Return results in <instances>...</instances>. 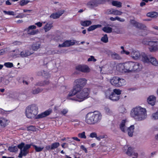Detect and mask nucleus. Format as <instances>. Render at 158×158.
Listing matches in <instances>:
<instances>
[{
	"label": "nucleus",
	"mask_w": 158,
	"mask_h": 158,
	"mask_svg": "<svg viewBox=\"0 0 158 158\" xmlns=\"http://www.w3.org/2000/svg\"><path fill=\"white\" fill-rule=\"evenodd\" d=\"M64 12V11H61L60 12L55 13L52 14L50 16L51 18L56 19L59 18Z\"/></svg>",
	"instance_id": "aec40b11"
},
{
	"label": "nucleus",
	"mask_w": 158,
	"mask_h": 158,
	"mask_svg": "<svg viewBox=\"0 0 158 158\" xmlns=\"http://www.w3.org/2000/svg\"><path fill=\"white\" fill-rule=\"evenodd\" d=\"M29 1L27 0H22L19 3V4L21 6H23L27 4Z\"/></svg>",
	"instance_id": "37998d69"
},
{
	"label": "nucleus",
	"mask_w": 158,
	"mask_h": 158,
	"mask_svg": "<svg viewBox=\"0 0 158 158\" xmlns=\"http://www.w3.org/2000/svg\"><path fill=\"white\" fill-rule=\"evenodd\" d=\"M3 82L5 85H7L9 83L10 81L8 79L4 78H3Z\"/></svg>",
	"instance_id": "6e6d98bb"
},
{
	"label": "nucleus",
	"mask_w": 158,
	"mask_h": 158,
	"mask_svg": "<svg viewBox=\"0 0 158 158\" xmlns=\"http://www.w3.org/2000/svg\"><path fill=\"white\" fill-rule=\"evenodd\" d=\"M24 17V15L22 14H19L16 17V18H23Z\"/></svg>",
	"instance_id": "774afa93"
},
{
	"label": "nucleus",
	"mask_w": 158,
	"mask_h": 158,
	"mask_svg": "<svg viewBox=\"0 0 158 158\" xmlns=\"http://www.w3.org/2000/svg\"><path fill=\"white\" fill-rule=\"evenodd\" d=\"M117 20L121 22H123L125 21V20L124 19L121 18L120 17H117Z\"/></svg>",
	"instance_id": "680f3d73"
},
{
	"label": "nucleus",
	"mask_w": 158,
	"mask_h": 158,
	"mask_svg": "<svg viewBox=\"0 0 158 158\" xmlns=\"http://www.w3.org/2000/svg\"><path fill=\"white\" fill-rule=\"evenodd\" d=\"M154 40V42L155 43H154L153 45H156L157 47H158V39H157V40Z\"/></svg>",
	"instance_id": "338daca9"
},
{
	"label": "nucleus",
	"mask_w": 158,
	"mask_h": 158,
	"mask_svg": "<svg viewBox=\"0 0 158 158\" xmlns=\"http://www.w3.org/2000/svg\"><path fill=\"white\" fill-rule=\"evenodd\" d=\"M111 84L115 87H119L125 84L126 81L123 78L118 77L114 76L110 80Z\"/></svg>",
	"instance_id": "0eeeda50"
},
{
	"label": "nucleus",
	"mask_w": 158,
	"mask_h": 158,
	"mask_svg": "<svg viewBox=\"0 0 158 158\" xmlns=\"http://www.w3.org/2000/svg\"><path fill=\"white\" fill-rule=\"evenodd\" d=\"M38 108L36 105L32 104L27 106L26 109V117L29 118L37 119V114L38 113Z\"/></svg>",
	"instance_id": "20e7f679"
},
{
	"label": "nucleus",
	"mask_w": 158,
	"mask_h": 158,
	"mask_svg": "<svg viewBox=\"0 0 158 158\" xmlns=\"http://www.w3.org/2000/svg\"><path fill=\"white\" fill-rule=\"evenodd\" d=\"M121 112L122 113H125L127 112V110L124 107H122L121 109Z\"/></svg>",
	"instance_id": "052dcab7"
},
{
	"label": "nucleus",
	"mask_w": 158,
	"mask_h": 158,
	"mask_svg": "<svg viewBox=\"0 0 158 158\" xmlns=\"http://www.w3.org/2000/svg\"><path fill=\"white\" fill-rule=\"evenodd\" d=\"M60 145L59 143L57 142L52 143L51 145V148L52 150H54L59 147Z\"/></svg>",
	"instance_id": "c9c22d12"
},
{
	"label": "nucleus",
	"mask_w": 158,
	"mask_h": 158,
	"mask_svg": "<svg viewBox=\"0 0 158 158\" xmlns=\"http://www.w3.org/2000/svg\"><path fill=\"white\" fill-rule=\"evenodd\" d=\"M95 1L97 6L99 5L104 4L106 2V0H95Z\"/></svg>",
	"instance_id": "ea45409f"
},
{
	"label": "nucleus",
	"mask_w": 158,
	"mask_h": 158,
	"mask_svg": "<svg viewBox=\"0 0 158 158\" xmlns=\"http://www.w3.org/2000/svg\"><path fill=\"white\" fill-rule=\"evenodd\" d=\"M102 30L105 32L110 33L112 31V29L109 27H105L102 28Z\"/></svg>",
	"instance_id": "2f4dec72"
},
{
	"label": "nucleus",
	"mask_w": 158,
	"mask_h": 158,
	"mask_svg": "<svg viewBox=\"0 0 158 158\" xmlns=\"http://www.w3.org/2000/svg\"><path fill=\"white\" fill-rule=\"evenodd\" d=\"M101 41L104 43H107L108 42V38L107 34H105L102 37Z\"/></svg>",
	"instance_id": "4c0bfd02"
},
{
	"label": "nucleus",
	"mask_w": 158,
	"mask_h": 158,
	"mask_svg": "<svg viewBox=\"0 0 158 158\" xmlns=\"http://www.w3.org/2000/svg\"><path fill=\"white\" fill-rule=\"evenodd\" d=\"M112 56L114 59L116 60H119L121 59V57L119 55L116 53L113 54L112 55Z\"/></svg>",
	"instance_id": "49530a36"
},
{
	"label": "nucleus",
	"mask_w": 158,
	"mask_h": 158,
	"mask_svg": "<svg viewBox=\"0 0 158 158\" xmlns=\"http://www.w3.org/2000/svg\"><path fill=\"white\" fill-rule=\"evenodd\" d=\"M102 117V115L99 113L95 114L94 112H89L85 116V122L88 124L94 125L99 122Z\"/></svg>",
	"instance_id": "7ed1b4c3"
},
{
	"label": "nucleus",
	"mask_w": 158,
	"mask_h": 158,
	"mask_svg": "<svg viewBox=\"0 0 158 158\" xmlns=\"http://www.w3.org/2000/svg\"><path fill=\"white\" fill-rule=\"evenodd\" d=\"M112 4L113 6L118 7L120 8L122 7V3L120 2L114 1L112 2Z\"/></svg>",
	"instance_id": "473e14b6"
},
{
	"label": "nucleus",
	"mask_w": 158,
	"mask_h": 158,
	"mask_svg": "<svg viewBox=\"0 0 158 158\" xmlns=\"http://www.w3.org/2000/svg\"><path fill=\"white\" fill-rule=\"evenodd\" d=\"M135 127L134 125L131 126L129 127H128L127 131L128 135L130 137H132L133 135V133L134 132Z\"/></svg>",
	"instance_id": "412c9836"
},
{
	"label": "nucleus",
	"mask_w": 158,
	"mask_h": 158,
	"mask_svg": "<svg viewBox=\"0 0 158 158\" xmlns=\"http://www.w3.org/2000/svg\"><path fill=\"white\" fill-rule=\"evenodd\" d=\"M105 13L108 15H121L122 12L119 10L113 8H110L106 10Z\"/></svg>",
	"instance_id": "ddd939ff"
},
{
	"label": "nucleus",
	"mask_w": 158,
	"mask_h": 158,
	"mask_svg": "<svg viewBox=\"0 0 158 158\" xmlns=\"http://www.w3.org/2000/svg\"><path fill=\"white\" fill-rule=\"evenodd\" d=\"M152 118L154 120L158 119V112L152 114Z\"/></svg>",
	"instance_id": "de8ad7c7"
},
{
	"label": "nucleus",
	"mask_w": 158,
	"mask_h": 158,
	"mask_svg": "<svg viewBox=\"0 0 158 158\" xmlns=\"http://www.w3.org/2000/svg\"><path fill=\"white\" fill-rule=\"evenodd\" d=\"M156 99L155 97L153 95H151L148 98L147 102L149 104L153 106L155 104Z\"/></svg>",
	"instance_id": "a211bd4d"
},
{
	"label": "nucleus",
	"mask_w": 158,
	"mask_h": 158,
	"mask_svg": "<svg viewBox=\"0 0 158 158\" xmlns=\"http://www.w3.org/2000/svg\"><path fill=\"white\" fill-rule=\"evenodd\" d=\"M106 113L108 115H111L112 112L108 108H105V109Z\"/></svg>",
	"instance_id": "3c124183"
},
{
	"label": "nucleus",
	"mask_w": 158,
	"mask_h": 158,
	"mask_svg": "<svg viewBox=\"0 0 158 158\" xmlns=\"http://www.w3.org/2000/svg\"><path fill=\"white\" fill-rule=\"evenodd\" d=\"M113 91V92H111L114 94H115L116 95H117L118 96H119L121 93V90L119 89H114Z\"/></svg>",
	"instance_id": "79ce46f5"
},
{
	"label": "nucleus",
	"mask_w": 158,
	"mask_h": 158,
	"mask_svg": "<svg viewBox=\"0 0 158 158\" xmlns=\"http://www.w3.org/2000/svg\"><path fill=\"white\" fill-rule=\"evenodd\" d=\"M4 65L7 68H11L13 67V64L9 62L5 63Z\"/></svg>",
	"instance_id": "c03bdc74"
},
{
	"label": "nucleus",
	"mask_w": 158,
	"mask_h": 158,
	"mask_svg": "<svg viewBox=\"0 0 158 158\" xmlns=\"http://www.w3.org/2000/svg\"><path fill=\"white\" fill-rule=\"evenodd\" d=\"M121 53H125L127 55H128L129 54V52L128 51H127L124 50H123L121 51Z\"/></svg>",
	"instance_id": "69168bd1"
},
{
	"label": "nucleus",
	"mask_w": 158,
	"mask_h": 158,
	"mask_svg": "<svg viewBox=\"0 0 158 158\" xmlns=\"http://www.w3.org/2000/svg\"><path fill=\"white\" fill-rule=\"evenodd\" d=\"M87 82L85 78H79L75 80L73 89L68 94L67 98L79 102H82L89 97L90 89L84 88Z\"/></svg>",
	"instance_id": "f257e3e1"
},
{
	"label": "nucleus",
	"mask_w": 158,
	"mask_h": 158,
	"mask_svg": "<svg viewBox=\"0 0 158 158\" xmlns=\"http://www.w3.org/2000/svg\"><path fill=\"white\" fill-rule=\"evenodd\" d=\"M3 12L5 14L13 16L15 15L14 12L12 11H6L4 10Z\"/></svg>",
	"instance_id": "a18cd8bd"
},
{
	"label": "nucleus",
	"mask_w": 158,
	"mask_h": 158,
	"mask_svg": "<svg viewBox=\"0 0 158 158\" xmlns=\"http://www.w3.org/2000/svg\"><path fill=\"white\" fill-rule=\"evenodd\" d=\"M126 123V120H123L119 125V127L122 131L124 132H125V124Z\"/></svg>",
	"instance_id": "bb28decb"
},
{
	"label": "nucleus",
	"mask_w": 158,
	"mask_h": 158,
	"mask_svg": "<svg viewBox=\"0 0 158 158\" xmlns=\"http://www.w3.org/2000/svg\"><path fill=\"white\" fill-rule=\"evenodd\" d=\"M53 27L52 23H47L44 27L45 32L49 31Z\"/></svg>",
	"instance_id": "cd10ccee"
},
{
	"label": "nucleus",
	"mask_w": 158,
	"mask_h": 158,
	"mask_svg": "<svg viewBox=\"0 0 158 158\" xmlns=\"http://www.w3.org/2000/svg\"><path fill=\"white\" fill-rule=\"evenodd\" d=\"M134 65L133 66V70L134 71H139L142 69V65L137 62H134Z\"/></svg>",
	"instance_id": "f3484780"
},
{
	"label": "nucleus",
	"mask_w": 158,
	"mask_h": 158,
	"mask_svg": "<svg viewBox=\"0 0 158 158\" xmlns=\"http://www.w3.org/2000/svg\"><path fill=\"white\" fill-rule=\"evenodd\" d=\"M141 57V60L144 63H151L153 65L155 66H158V62L154 57H151L149 58L144 53H142Z\"/></svg>",
	"instance_id": "6e6552de"
},
{
	"label": "nucleus",
	"mask_w": 158,
	"mask_h": 158,
	"mask_svg": "<svg viewBox=\"0 0 158 158\" xmlns=\"http://www.w3.org/2000/svg\"><path fill=\"white\" fill-rule=\"evenodd\" d=\"M96 61V60L94 58V57L93 56H91L90 58H89L88 59V61H93L95 62Z\"/></svg>",
	"instance_id": "5fc2aeb1"
},
{
	"label": "nucleus",
	"mask_w": 158,
	"mask_h": 158,
	"mask_svg": "<svg viewBox=\"0 0 158 158\" xmlns=\"http://www.w3.org/2000/svg\"><path fill=\"white\" fill-rule=\"evenodd\" d=\"M134 152L133 149L131 147H129L128 148L127 151L126 152V154L128 156H131Z\"/></svg>",
	"instance_id": "72a5a7b5"
},
{
	"label": "nucleus",
	"mask_w": 158,
	"mask_h": 158,
	"mask_svg": "<svg viewBox=\"0 0 158 158\" xmlns=\"http://www.w3.org/2000/svg\"><path fill=\"white\" fill-rule=\"evenodd\" d=\"M130 114L131 116L135 120L141 121L146 117V110L145 108L140 106H136L132 109Z\"/></svg>",
	"instance_id": "f03ea898"
},
{
	"label": "nucleus",
	"mask_w": 158,
	"mask_h": 158,
	"mask_svg": "<svg viewBox=\"0 0 158 158\" xmlns=\"http://www.w3.org/2000/svg\"><path fill=\"white\" fill-rule=\"evenodd\" d=\"M154 40L155 39L145 38L143 39L142 43L143 44L149 46V49L151 52H156L157 51L158 47L156 45H153Z\"/></svg>",
	"instance_id": "423d86ee"
},
{
	"label": "nucleus",
	"mask_w": 158,
	"mask_h": 158,
	"mask_svg": "<svg viewBox=\"0 0 158 158\" xmlns=\"http://www.w3.org/2000/svg\"><path fill=\"white\" fill-rule=\"evenodd\" d=\"M40 46L39 42H37L33 43L32 45L31 48L33 50L36 51L40 48Z\"/></svg>",
	"instance_id": "393cba45"
},
{
	"label": "nucleus",
	"mask_w": 158,
	"mask_h": 158,
	"mask_svg": "<svg viewBox=\"0 0 158 158\" xmlns=\"http://www.w3.org/2000/svg\"><path fill=\"white\" fill-rule=\"evenodd\" d=\"M32 53L28 50H24L21 52L20 55L22 57H26L31 55Z\"/></svg>",
	"instance_id": "6ab92c4d"
},
{
	"label": "nucleus",
	"mask_w": 158,
	"mask_h": 158,
	"mask_svg": "<svg viewBox=\"0 0 158 158\" xmlns=\"http://www.w3.org/2000/svg\"><path fill=\"white\" fill-rule=\"evenodd\" d=\"M8 150L10 152H15L17 151L18 149L16 146L12 145L9 147Z\"/></svg>",
	"instance_id": "7c9ffc66"
},
{
	"label": "nucleus",
	"mask_w": 158,
	"mask_h": 158,
	"mask_svg": "<svg viewBox=\"0 0 158 158\" xmlns=\"http://www.w3.org/2000/svg\"><path fill=\"white\" fill-rule=\"evenodd\" d=\"M51 113V110H47L44 112L38 115L36 118H40L45 117L49 115Z\"/></svg>",
	"instance_id": "2eb2a0df"
},
{
	"label": "nucleus",
	"mask_w": 158,
	"mask_h": 158,
	"mask_svg": "<svg viewBox=\"0 0 158 158\" xmlns=\"http://www.w3.org/2000/svg\"><path fill=\"white\" fill-rule=\"evenodd\" d=\"M43 90V89L40 88H38L35 89L32 91V93L34 94H37L41 92Z\"/></svg>",
	"instance_id": "e433bc0d"
},
{
	"label": "nucleus",
	"mask_w": 158,
	"mask_h": 158,
	"mask_svg": "<svg viewBox=\"0 0 158 158\" xmlns=\"http://www.w3.org/2000/svg\"><path fill=\"white\" fill-rule=\"evenodd\" d=\"M51 148V145H47L46 146L45 148L47 150H52Z\"/></svg>",
	"instance_id": "0e129e2a"
},
{
	"label": "nucleus",
	"mask_w": 158,
	"mask_h": 158,
	"mask_svg": "<svg viewBox=\"0 0 158 158\" xmlns=\"http://www.w3.org/2000/svg\"><path fill=\"white\" fill-rule=\"evenodd\" d=\"M31 144H26L25 145L22 150L20 151V152L19 155L18 157L22 158L23 156H26L29 153L28 149L31 148Z\"/></svg>",
	"instance_id": "9d476101"
},
{
	"label": "nucleus",
	"mask_w": 158,
	"mask_h": 158,
	"mask_svg": "<svg viewBox=\"0 0 158 158\" xmlns=\"http://www.w3.org/2000/svg\"><path fill=\"white\" fill-rule=\"evenodd\" d=\"M9 121L4 118H0V125L3 127H5L8 124Z\"/></svg>",
	"instance_id": "4be33fe9"
},
{
	"label": "nucleus",
	"mask_w": 158,
	"mask_h": 158,
	"mask_svg": "<svg viewBox=\"0 0 158 158\" xmlns=\"http://www.w3.org/2000/svg\"><path fill=\"white\" fill-rule=\"evenodd\" d=\"M87 6L91 8L97 6L95 0H91L87 4Z\"/></svg>",
	"instance_id": "5701e85b"
},
{
	"label": "nucleus",
	"mask_w": 158,
	"mask_h": 158,
	"mask_svg": "<svg viewBox=\"0 0 158 158\" xmlns=\"http://www.w3.org/2000/svg\"><path fill=\"white\" fill-rule=\"evenodd\" d=\"M111 91L110 88L108 89L105 92L106 97L113 101H118L120 98V96H118L115 94L111 93Z\"/></svg>",
	"instance_id": "1a4fd4ad"
},
{
	"label": "nucleus",
	"mask_w": 158,
	"mask_h": 158,
	"mask_svg": "<svg viewBox=\"0 0 158 158\" xmlns=\"http://www.w3.org/2000/svg\"><path fill=\"white\" fill-rule=\"evenodd\" d=\"M80 23L82 26L88 27L92 24V22L90 20L81 21Z\"/></svg>",
	"instance_id": "a878e982"
},
{
	"label": "nucleus",
	"mask_w": 158,
	"mask_h": 158,
	"mask_svg": "<svg viewBox=\"0 0 158 158\" xmlns=\"http://www.w3.org/2000/svg\"><path fill=\"white\" fill-rule=\"evenodd\" d=\"M134 62L129 61L123 64H118L116 66V69L120 72H129L133 70Z\"/></svg>",
	"instance_id": "39448f33"
},
{
	"label": "nucleus",
	"mask_w": 158,
	"mask_h": 158,
	"mask_svg": "<svg viewBox=\"0 0 158 158\" xmlns=\"http://www.w3.org/2000/svg\"><path fill=\"white\" fill-rule=\"evenodd\" d=\"M36 27L35 25H32L28 27V28L25 30L27 31L28 34L31 35H34L37 34L39 32L38 30H35Z\"/></svg>",
	"instance_id": "9b49d317"
},
{
	"label": "nucleus",
	"mask_w": 158,
	"mask_h": 158,
	"mask_svg": "<svg viewBox=\"0 0 158 158\" xmlns=\"http://www.w3.org/2000/svg\"><path fill=\"white\" fill-rule=\"evenodd\" d=\"M75 40L72 41L71 40H66L64 41L62 44H59V47H69L74 45L75 44Z\"/></svg>",
	"instance_id": "4468645a"
},
{
	"label": "nucleus",
	"mask_w": 158,
	"mask_h": 158,
	"mask_svg": "<svg viewBox=\"0 0 158 158\" xmlns=\"http://www.w3.org/2000/svg\"><path fill=\"white\" fill-rule=\"evenodd\" d=\"M76 69L83 73H87L89 71V68L87 65H78L76 67Z\"/></svg>",
	"instance_id": "f8f14e48"
},
{
	"label": "nucleus",
	"mask_w": 158,
	"mask_h": 158,
	"mask_svg": "<svg viewBox=\"0 0 158 158\" xmlns=\"http://www.w3.org/2000/svg\"><path fill=\"white\" fill-rule=\"evenodd\" d=\"M35 24L39 27H41L42 25V23L40 22L36 23H35Z\"/></svg>",
	"instance_id": "e2e57ef3"
},
{
	"label": "nucleus",
	"mask_w": 158,
	"mask_h": 158,
	"mask_svg": "<svg viewBox=\"0 0 158 158\" xmlns=\"http://www.w3.org/2000/svg\"><path fill=\"white\" fill-rule=\"evenodd\" d=\"M68 110L66 109H64L61 111V113L63 115H65L68 113Z\"/></svg>",
	"instance_id": "13d9d810"
},
{
	"label": "nucleus",
	"mask_w": 158,
	"mask_h": 158,
	"mask_svg": "<svg viewBox=\"0 0 158 158\" xmlns=\"http://www.w3.org/2000/svg\"><path fill=\"white\" fill-rule=\"evenodd\" d=\"M49 83V81H41L37 83L36 84V85L40 86H44L46 85H48Z\"/></svg>",
	"instance_id": "c756f323"
},
{
	"label": "nucleus",
	"mask_w": 158,
	"mask_h": 158,
	"mask_svg": "<svg viewBox=\"0 0 158 158\" xmlns=\"http://www.w3.org/2000/svg\"><path fill=\"white\" fill-rule=\"evenodd\" d=\"M80 148L81 149L83 150L85 153H87L88 152V151L86 148L85 147L84 145H81L80 146Z\"/></svg>",
	"instance_id": "4d7b16f0"
},
{
	"label": "nucleus",
	"mask_w": 158,
	"mask_h": 158,
	"mask_svg": "<svg viewBox=\"0 0 158 158\" xmlns=\"http://www.w3.org/2000/svg\"><path fill=\"white\" fill-rule=\"evenodd\" d=\"M105 138V135H100L98 136H97L96 139L98 141H100L101 139H102Z\"/></svg>",
	"instance_id": "bf43d9fd"
},
{
	"label": "nucleus",
	"mask_w": 158,
	"mask_h": 158,
	"mask_svg": "<svg viewBox=\"0 0 158 158\" xmlns=\"http://www.w3.org/2000/svg\"><path fill=\"white\" fill-rule=\"evenodd\" d=\"M97 136V134L95 132H92L89 135V137L92 138H96Z\"/></svg>",
	"instance_id": "603ef678"
},
{
	"label": "nucleus",
	"mask_w": 158,
	"mask_h": 158,
	"mask_svg": "<svg viewBox=\"0 0 158 158\" xmlns=\"http://www.w3.org/2000/svg\"><path fill=\"white\" fill-rule=\"evenodd\" d=\"M147 16L148 17L155 18L158 16V13L156 12H149L147 13Z\"/></svg>",
	"instance_id": "b1692460"
},
{
	"label": "nucleus",
	"mask_w": 158,
	"mask_h": 158,
	"mask_svg": "<svg viewBox=\"0 0 158 158\" xmlns=\"http://www.w3.org/2000/svg\"><path fill=\"white\" fill-rule=\"evenodd\" d=\"M130 22L131 24L135 27L138 23L134 19H131Z\"/></svg>",
	"instance_id": "864d4df0"
},
{
	"label": "nucleus",
	"mask_w": 158,
	"mask_h": 158,
	"mask_svg": "<svg viewBox=\"0 0 158 158\" xmlns=\"http://www.w3.org/2000/svg\"><path fill=\"white\" fill-rule=\"evenodd\" d=\"M35 129V127L32 125L30 126L27 127V129L28 131H34Z\"/></svg>",
	"instance_id": "8fccbe9b"
},
{
	"label": "nucleus",
	"mask_w": 158,
	"mask_h": 158,
	"mask_svg": "<svg viewBox=\"0 0 158 158\" xmlns=\"http://www.w3.org/2000/svg\"><path fill=\"white\" fill-rule=\"evenodd\" d=\"M135 27L138 28L140 29H145V28H146V27L145 25L143 24L142 23H137Z\"/></svg>",
	"instance_id": "f704fd0d"
},
{
	"label": "nucleus",
	"mask_w": 158,
	"mask_h": 158,
	"mask_svg": "<svg viewBox=\"0 0 158 158\" xmlns=\"http://www.w3.org/2000/svg\"><path fill=\"white\" fill-rule=\"evenodd\" d=\"M101 27V25L99 24L94 25H92L89 27L87 29V30L89 31H90L94 30L97 28L100 27Z\"/></svg>",
	"instance_id": "c85d7f7f"
},
{
	"label": "nucleus",
	"mask_w": 158,
	"mask_h": 158,
	"mask_svg": "<svg viewBox=\"0 0 158 158\" xmlns=\"http://www.w3.org/2000/svg\"><path fill=\"white\" fill-rule=\"evenodd\" d=\"M25 145V143L23 142H21L20 143L18 144L17 146V148H18L20 150H22L23 148L24 145Z\"/></svg>",
	"instance_id": "09e8293b"
},
{
	"label": "nucleus",
	"mask_w": 158,
	"mask_h": 158,
	"mask_svg": "<svg viewBox=\"0 0 158 158\" xmlns=\"http://www.w3.org/2000/svg\"><path fill=\"white\" fill-rule=\"evenodd\" d=\"M78 137L82 139H85L86 136L85 135V131H83L81 133H79L78 135Z\"/></svg>",
	"instance_id": "58836bf2"
},
{
	"label": "nucleus",
	"mask_w": 158,
	"mask_h": 158,
	"mask_svg": "<svg viewBox=\"0 0 158 158\" xmlns=\"http://www.w3.org/2000/svg\"><path fill=\"white\" fill-rule=\"evenodd\" d=\"M33 146L35 149V151L37 152H39L42 151L43 149V148H41L40 147H38L35 145H33Z\"/></svg>",
	"instance_id": "a19ab883"
},
{
	"label": "nucleus",
	"mask_w": 158,
	"mask_h": 158,
	"mask_svg": "<svg viewBox=\"0 0 158 158\" xmlns=\"http://www.w3.org/2000/svg\"><path fill=\"white\" fill-rule=\"evenodd\" d=\"M131 54L132 58L135 60L139 59L141 56L140 53L138 51H133L131 52Z\"/></svg>",
	"instance_id": "dca6fc26"
}]
</instances>
